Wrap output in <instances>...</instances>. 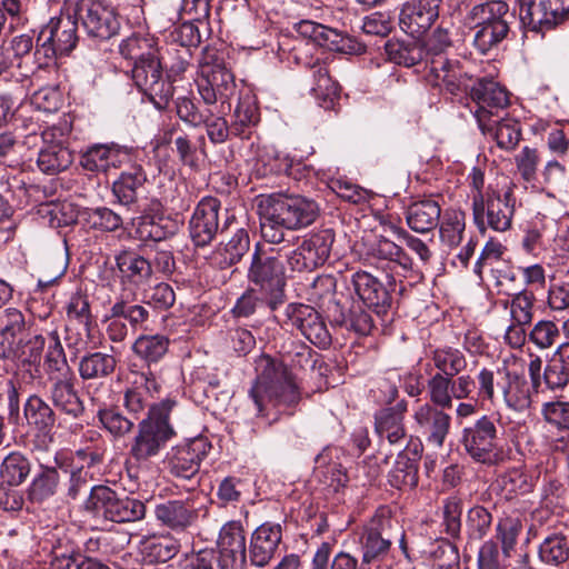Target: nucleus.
I'll return each instance as SVG.
<instances>
[{
  "label": "nucleus",
  "mask_w": 569,
  "mask_h": 569,
  "mask_svg": "<svg viewBox=\"0 0 569 569\" xmlns=\"http://www.w3.org/2000/svg\"><path fill=\"white\" fill-rule=\"evenodd\" d=\"M259 417H269L274 410L282 412L296 406L300 390L287 366L269 355L256 360V378L248 390Z\"/></svg>",
  "instance_id": "obj_1"
},
{
  "label": "nucleus",
  "mask_w": 569,
  "mask_h": 569,
  "mask_svg": "<svg viewBox=\"0 0 569 569\" xmlns=\"http://www.w3.org/2000/svg\"><path fill=\"white\" fill-rule=\"evenodd\" d=\"M176 405L172 400H166L151 406L147 419L139 423L138 432L130 447V457L139 467H146L147 462L158 456L166 442L173 436V429L169 425V415Z\"/></svg>",
  "instance_id": "obj_2"
},
{
  "label": "nucleus",
  "mask_w": 569,
  "mask_h": 569,
  "mask_svg": "<svg viewBox=\"0 0 569 569\" xmlns=\"http://www.w3.org/2000/svg\"><path fill=\"white\" fill-rule=\"evenodd\" d=\"M470 18L478 28L475 44L481 52H487L507 37L513 14L506 2L490 1L473 7Z\"/></svg>",
  "instance_id": "obj_3"
},
{
  "label": "nucleus",
  "mask_w": 569,
  "mask_h": 569,
  "mask_svg": "<svg viewBox=\"0 0 569 569\" xmlns=\"http://www.w3.org/2000/svg\"><path fill=\"white\" fill-rule=\"evenodd\" d=\"M78 41L77 22L71 16L52 18L38 36L34 51L37 68H42L57 56L68 54Z\"/></svg>",
  "instance_id": "obj_4"
},
{
  "label": "nucleus",
  "mask_w": 569,
  "mask_h": 569,
  "mask_svg": "<svg viewBox=\"0 0 569 569\" xmlns=\"http://www.w3.org/2000/svg\"><path fill=\"white\" fill-rule=\"evenodd\" d=\"M198 92L206 104L220 103L219 113L231 109L230 100L236 94V80L230 69L221 61L204 62L197 78Z\"/></svg>",
  "instance_id": "obj_5"
},
{
  "label": "nucleus",
  "mask_w": 569,
  "mask_h": 569,
  "mask_svg": "<svg viewBox=\"0 0 569 569\" xmlns=\"http://www.w3.org/2000/svg\"><path fill=\"white\" fill-rule=\"evenodd\" d=\"M131 77L139 89L152 103L163 110L173 97V86L163 74L160 52L148 59L134 62Z\"/></svg>",
  "instance_id": "obj_6"
},
{
  "label": "nucleus",
  "mask_w": 569,
  "mask_h": 569,
  "mask_svg": "<svg viewBox=\"0 0 569 569\" xmlns=\"http://www.w3.org/2000/svg\"><path fill=\"white\" fill-rule=\"evenodd\" d=\"M86 506L88 509L102 511L113 522L138 521L146 515V506L141 500L120 497L106 486L93 487Z\"/></svg>",
  "instance_id": "obj_7"
},
{
  "label": "nucleus",
  "mask_w": 569,
  "mask_h": 569,
  "mask_svg": "<svg viewBox=\"0 0 569 569\" xmlns=\"http://www.w3.org/2000/svg\"><path fill=\"white\" fill-rule=\"evenodd\" d=\"M264 201L273 209L287 230H298L312 224L319 214L318 204L300 194L273 193Z\"/></svg>",
  "instance_id": "obj_8"
},
{
  "label": "nucleus",
  "mask_w": 569,
  "mask_h": 569,
  "mask_svg": "<svg viewBox=\"0 0 569 569\" xmlns=\"http://www.w3.org/2000/svg\"><path fill=\"white\" fill-rule=\"evenodd\" d=\"M470 97L476 103L473 116L482 133L490 130V120L499 118L510 103L509 93L492 79H479L470 89Z\"/></svg>",
  "instance_id": "obj_9"
},
{
  "label": "nucleus",
  "mask_w": 569,
  "mask_h": 569,
  "mask_svg": "<svg viewBox=\"0 0 569 569\" xmlns=\"http://www.w3.org/2000/svg\"><path fill=\"white\" fill-rule=\"evenodd\" d=\"M248 279L262 292L270 296L268 305L272 310L276 309L278 298L284 286L281 262L277 258L262 252L257 246L248 270Z\"/></svg>",
  "instance_id": "obj_10"
},
{
  "label": "nucleus",
  "mask_w": 569,
  "mask_h": 569,
  "mask_svg": "<svg viewBox=\"0 0 569 569\" xmlns=\"http://www.w3.org/2000/svg\"><path fill=\"white\" fill-rule=\"evenodd\" d=\"M569 14V0H519L521 22L533 31L550 30Z\"/></svg>",
  "instance_id": "obj_11"
},
{
  "label": "nucleus",
  "mask_w": 569,
  "mask_h": 569,
  "mask_svg": "<svg viewBox=\"0 0 569 569\" xmlns=\"http://www.w3.org/2000/svg\"><path fill=\"white\" fill-rule=\"evenodd\" d=\"M77 14L87 34L108 40L120 30V20L114 8L102 0H88L79 4Z\"/></svg>",
  "instance_id": "obj_12"
},
{
  "label": "nucleus",
  "mask_w": 569,
  "mask_h": 569,
  "mask_svg": "<svg viewBox=\"0 0 569 569\" xmlns=\"http://www.w3.org/2000/svg\"><path fill=\"white\" fill-rule=\"evenodd\" d=\"M497 432L495 421L482 416L462 430L461 445L477 462L491 463L496 458Z\"/></svg>",
  "instance_id": "obj_13"
},
{
  "label": "nucleus",
  "mask_w": 569,
  "mask_h": 569,
  "mask_svg": "<svg viewBox=\"0 0 569 569\" xmlns=\"http://www.w3.org/2000/svg\"><path fill=\"white\" fill-rule=\"evenodd\" d=\"M333 237L326 230L305 238L297 249L287 258L291 270L298 272L313 271L329 258Z\"/></svg>",
  "instance_id": "obj_14"
},
{
  "label": "nucleus",
  "mask_w": 569,
  "mask_h": 569,
  "mask_svg": "<svg viewBox=\"0 0 569 569\" xmlns=\"http://www.w3.org/2000/svg\"><path fill=\"white\" fill-rule=\"evenodd\" d=\"M286 326L299 330L315 346L326 348L330 345V333L315 308L302 303H290L286 308Z\"/></svg>",
  "instance_id": "obj_15"
},
{
  "label": "nucleus",
  "mask_w": 569,
  "mask_h": 569,
  "mask_svg": "<svg viewBox=\"0 0 569 569\" xmlns=\"http://www.w3.org/2000/svg\"><path fill=\"white\" fill-rule=\"evenodd\" d=\"M430 402L440 408H451L453 400L470 399L476 389L475 380L469 375L447 377L433 375L427 383Z\"/></svg>",
  "instance_id": "obj_16"
},
{
  "label": "nucleus",
  "mask_w": 569,
  "mask_h": 569,
  "mask_svg": "<svg viewBox=\"0 0 569 569\" xmlns=\"http://www.w3.org/2000/svg\"><path fill=\"white\" fill-rule=\"evenodd\" d=\"M73 162L72 152L63 144L62 131L58 128L43 130L37 166L46 174H58L67 170Z\"/></svg>",
  "instance_id": "obj_17"
},
{
  "label": "nucleus",
  "mask_w": 569,
  "mask_h": 569,
  "mask_svg": "<svg viewBox=\"0 0 569 569\" xmlns=\"http://www.w3.org/2000/svg\"><path fill=\"white\" fill-rule=\"evenodd\" d=\"M210 448L204 438H196L186 445L174 447L168 457L171 475L182 480H192Z\"/></svg>",
  "instance_id": "obj_18"
},
{
  "label": "nucleus",
  "mask_w": 569,
  "mask_h": 569,
  "mask_svg": "<svg viewBox=\"0 0 569 569\" xmlns=\"http://www.w3.org/2000/svg\"><path fill=\"white\" fill-rule=\"evenodd\" d=\"M436 405H420L415 413V428L428 443L440 448L449 433L451 417Z\"/></svg>",
  "instance_id": "obj_19"
},
{
  "label": "nucleus",
  "mask_w": 569,
  "mask_h": 569,
  "mask_svg": "<svg viewBox=\"0 0 569 569\" xmlns=\"http://www.w3.org/2000/svg\"><path fill=\"white\" fill-rule=\"evenodd\" d=\"M220 208V201L213 197L203 198L196 207L189 223L190 236L196 246L204 247L216 237Z\"/></svg>",
  "instance_id": "obj_20"
},
{
  "label": "nucleus",
  "mask_w": 569,
  "mask_h": 569,
  "mask_svg": "<svg viewBox=\"0 0 569 569\" xmlns=\"http://www.w3.org/2000/svg\"><path fill=\"white\" fill-rule=\"evenodd\" d=\"M441 0H409L400 12L401 29L412 36L423 34L439 16Z\"/></svg>",
  "instance_id": "obj_21"
},
{
  "label": "nucleus",
  "mask_w": 569,
  "mask_h": 569,
  "mask_svg": "<svg viewBox=\"0 0 569 569\" xmlns=\"http://www.w3.org/2000/svg\"><path fill=\"white\" fill-rule=\"evenodd\" d=\"M501 381L498 383L505 405L513 411L522 412L530 408L531 387L525 375L506 363L498 369Z\"/></svg>",
  "instance_id": "obj_22"
},
{
  "label": "nucleus",
  "mask_w": 569,
  "mask_h": 569,
  "mask_svg": "<svg viewBox=\"0 0 569 569\" xmlns=\"http://www.w3.org/2000/svg\"><path fill=\"white\" fill-rule=\"evenodd\" d=\"M515 204L512 188L509 187L503 192L488 189L485 199V226L500 232L510 229Z\"/></svg>",
  "instance_id": "obj_23"
},
{
  "label": "nucleus",
  "mask_w": 569,
  "mask_h": 569,
  "mask_svg": "<svg viewBox=\"0 0 569 569\" xmlns=\"http://www.w3.org/2000/svg\"><path fill=\"white\" fill-rule=\"evenodd\" d=\"M392 520L388 517L377 516L367 526L362 538L363 562H371L385 556L392 542Z\"/></svg>",
  "instance_id": "obj_24"
},
{
  "label": "nucleus",
  "mask_w": 569,
  "mask_h": 569,
  "mask_svg": "<svg viewBox=\"0 0 569 569\" xmlns=\"http://www.w3.org/2000/svg\"><path fill=\"white\" fill-rule=\"evenodd\" d=\"M282 539L281 526L262 523L252 533L249 546V559L252 566L263 568L270 563Z\"/></svg>",
  "instance_id": "obj_25"
},
{
  "label": "nucleus",
  "mask_w": 569,
  "mask_h": 569,
  "mask_svg": "<svg viewBox=\"0 0 569 569\" xmlns=\"http://www.w3.org/2000/svg\"><path fill=\"white\" fill-rule=\"evenodd\" d=\"M217 552L231 569H242L246 563V535L239 521H229L222 526L217 541Z\"/></svg>",
  "instance_id": "obj_26"
},
{
  "label": "nucleus",
  "mask_w": 569,
  "mask_h": 569,
  "mask_svg": "<svg viewBox=\"0 0 569 569\" xmlns=\"http://www.w3.org/2000/svg\"><path fill=\"white\" fill-rule=\"evenodd\" d=\"M352 286L359 299L377 315L387 313L391 297L385 286L372 274L358 271L352 276Z\"/></svg>",
  "instance_id": "obj_27"
},
{
  "label": "nucleus",
  "mask_w": 569,
  "mask_h": 569,
  "mask_svg": "<svg viewBox=\"0 0 569 569\" xmlns=\"http://www.w3.org/2000/svg\"><path fill=\"white\" fill-rule=\"evenodd\" d=\"M156 519L176 532H183L198 520V509L187 500H169L154 509Z\"/></svg>",
  "instance_id": "obj_28"
},
{
  "label": "nucleus",
  "mask_w": 569,
  "mask_h": 569,
  "mask_svg": "<svg viewBox=\"0 0 569 569\" xmlns=\"http://www.w3.org/2000/svg\"><path fill=\"white\" fill-rule=\"evenodd\" d=\"M49 398L59 412L78 419L84 412V405L76 389V377H62L49 381Z\"/></svg>",
  "instance_id": "obj_29"
},
{
  "label": "nucleus",
  "mask_w": 569,
  "mask_h": 569,
  "mask_svg": "<svg viewBox=\"0 0 569 569\" xmlns=\"http://www.w3.org/2000/svg\"><path fill=\"white\" fill-rule=\"evenodd\" d=\"M131 387L124 392V407L129 412L138 415L149 406V396L158 393L160 385L150 371H132Z\"/></svg>",
  "instance_id": "obj_30"
},
{
  "label": "nucleus",
  "mask_w": 569,
  "mask_h": 569,
  "mask_svg": "<svg viewBox=\"0 0 569 569\" xmlns=\"http://www.w3.org/2000/svg\"><path fill=\"white\" fill-rule=\"evenodd\" d=\"M440 216V204L433 199L415 201L406 210L408 227L419 233L433 230L439 224Z\"/></svg>",
  "instance_id": "obj_31"
},
{
  "label": "nucleus",
  "mask_w": 569,
  "mask_h": 569,
  "mask_svg": "<svg viewBox=\"0 0 569 569\" xmlns=\"http://www.w3.org/2000/svg\"><path fill=\"white\" fill-rule=\"evenodd\" d=\"M419 446L417 445L412 451V457L409 456V450L398 453L393 467L389 471V483L401 490H411L418 485V465Z\"/></svg>",
  "instance_id": "obj_32"
},
{
  "label": "nucleus",
  "mask_w": 569,
  "mask_h": 569,
  "mask_svg": "<svg viewBox=\"0 0 569 569\" xmlns=\"http://www.w3.org/2000/svg\"><path fill=\"white\" fill-rule=\"evenodd\" d=\"M124 153L114 144H93L81 156L80 163L83 169L91 172H107L118 168Z\"/></svg>",
  "instance_id": "obj_33"
},
{
  "label": "nucleus",
  "mask_w": 569,
  "mask_h": 569,
  "mask_svg": "<svg viewBox=\"0 0 569 569\" xmlns=\"http://www.w3.org/2000/svg\"><path fill=\"white\" fill-rule=\"evenodd\" d=\"M146 174L141 168L124 171L112 184V192L122 206L136 204L144 192Z\"/></svg>",
  "instance_id": "obj_34"
},
{
  "label": "nucleus",
  "mask_w": 569,
  "mask_h": 569,
  "mask_svg": "<svg viewBox=\"0 0 569 569\" xmlns=\"http://www.w3.org/2000/svg\"><path fill=\"white\" fill-rule=\"evenodd\" d=\"M338 449L326 448L315 459V472L323 482L338 489L348 481L346 469L339 460Z\"/></svg>",
  "instance_id": "obj_35"
},
{
  "label": "nucleus",
  "mask_w": 569,
  "mask_h": 569,
  "mask_svg": "<svg viewBox=\"0 0 569 569\" xmlns=\"http://www.w3.org/2000/svg\"><path fill=\"white\" fill-rule=\"evenodd\" d=\"M23 413L28 426L43 436L50 433L57 420L56 412L51 406L37 395L28 398Z\"/></svg>",
  "instance_id": "obj_36"
},
{
  "label": "nucleus",
  "mask_w": 569,
  "mask_h": 569,
  "mask_svg": "<svg viewBox=\"0 0 569 569\" xmlns=\"http://www.w3.org/2000/svg\"><path fill=\"white\" fill-rule=\"evenodd\" d=\"M250 240L248 232L240 228L227 241L221 242L213 252V260L220 268H228L238 261L248 252Z\"/></svg>",
  "instance_id": "obj_37"
},
{
  "label": "nucleus",
  "mask_w": 569,
  "mask_h": 569,
  "mask_svg": "<svg viewBox=\"0 0 569 569\" xmlns=\"http://www.w3.org/2000/svg\"><path fill=\"white\" fill-rule=\"evenodd\" d=\"M430 73L437 81H442L450 92L459 90L462 70L458 61L450 60L446 54H436L426 59Z\"/></svg>",
  "instance_id": "obj_38"
},
{
  "label": "nucleus",
  "mask_w": 569,
  "mask_h": 569,
  "mask_svg": "<svg viewBox=\"0 0 569 569\" xmlns=\"http://www.w3.org/2000/svg\"><path fill=\"white\" fill-rule=\"evenodd\" d=\"M116 263L121 276L136 284L146 282L152 274L151 263L132 251H121L116 256Z\"/></svg>",
  "instance_id": "obj_39"
},
{
  "label": "nucleus",
  "mask_w": 569,
  "mask_h": 569,
  "mask_svg": "<svg viewBox=\"0 0 569 569\" xmlns=\"http://www.w3.org/2000/svg\"><path fill=\"white\" fill-rule=\"evenodd\" d=\"M376 431L391 445L405 442L407 433L402 411L396 408L381 410L376 415Z\"/></svg>",
  "instance_id": "obj_40"
},
{
  "label": "nucleus",
  "mask_w": 569,
  "mask_h": 569,
  "mask_svg": "<svg viewBox=\"0 0 569 569\" xmlns=\"http://www.w3.org/2000/svg\"><path fill=\"white\" fill-rule=\"evenodd\" d=\"M482 134L491 137L500 149L511 151L520 142L521 129L516 120L499 116L490 120V130Z\"/></svg>",
  "instance_id": "obj_41"
},
{
  "label": "nucleus",
  "mask_w": 569,
  "mask_h": 569,
  "mask_svg": "<svg viewBox=\"0 0 569 569\" xmlns=\"http://www.w3.org/2000/svg\"><path fill=\"white\" fill-rule=\"evenodd\" d=\"M312 70L315 83L311 91L322 108L330 109L339 96V86L331 79L326 63L316 62Z\"/></svg>",
  "instance_id": "obj_42"
},
{
  "label": "nucleus",
  "mask_w": 569,
  "mask_h": 569,
  "mask_svg": "<svg viewBox=\"0 0 569 569\" xmlns=\"http://www.w3.org/2000/svg\"><path fill=\"white\" fill-rule=\"evenodd\" d=\"M385 51L390 61L406 67L418 64L425 59L422 44L417 41L405 43L389 40L385 44Z\"/></svg>",
  "instance_id": "obj_43"
},
{
  "label": "nucleus",
  "mask_w": 569,
  "mask_h": 569,
  "mask_svg": "<svg viewBox=\"0 0 569 569\" xmlns=\"http://www.w3.org/2000/svg\"><path fill=\"white\" fill-rule=\"evenodd\" d=\"M116 358L111 355L94 352L83 357L79 362V373L83 380L101 379L116 369Z\"/></svg>",
  "instance_id": "obj_44"
},
{
  "label": "nucleus",
  "mask_w": 569,
  "mask_h": 569,
  "mask_svg": "<svg viewBox=\"0 0 569 569\" xmlns=\"http://www.w3.org/2000/svg\"><path fill=\"white\" fill-rule=\"evenodd\" d=\"M169 339L162 335L140 336L132 345L133 352L148 365L158 362L168 351Z\"/></svg>",
  "instance_id": "obj_45"
},
{
  "label": "nucleus",
  "mask_w": 569,
  "mask_h": 569,
  "mask_svg": "<svg viewBox=\"0 0 569 569\" xmlns=\"http://www.w3.org/2000/svg\"><path fill=\"white\" fill-rule=\"evenodd\" d=\"M120 53L123 58L139 62L159 53L158 43L153 38L131 36L120 43Z\"/></svg>",
  "instance_id": "obj_46"
},
{
  "label": "nucleus",
  "mask_w": 569,
  "mask_h": 569,
  "mask_svg": "<svg viewBox=\"0 0 569 569\" xmlns=\"http://www.w3.org/2000/svg\"><path fill=\"white\" fill-rule=\"evenodd\" d=\"M30 472L28 459L20 452H11L1 465L0 477L9 486H19Z\"/></svg>",
  "instance_id": "obj_47"
},
{
  "label": "nucleus",
  "mask_w": 569,
  "mask_h": 569,
  "mask_svg": "<svg viewBox=\"0 0 569 569\" xmlns=\"http://www.w3.org/2000/svg\"><path fill=\"white\" fill-rule=\"evenodd\" d=\"M466 222L465 213L457 210H447L440 223V240L450 248L457 247L463 237Z\"/></svg>",
  "instance_id": "obj_48"
},
{
  "label": "nucleus",
  "mask_w": 569,
  "mask_h": 569,
  "mask_svg": "<svg viewBox=\"0 0 569 569\" xmlns=\"http://www.w3.org/2000/svg\"><path fill=\"white\" fill-rule=\"evenodd\" d=\"M536 298L532 292L521 291L505 302L509 310L510 320L518 325H531L533 320V308Z\"/></svg>",
  "instance_id": "obj_49"
},
{
  "label": "nucleus",
  "mask_w": 569,
  "mask_h": 569,
  "mask_svg": "<svg viewBox=\"0 0 569 569\" xmlns=\"http://www.w3.org/2000/svg\"><path fill=\"white\" fill-rule=\"evenodd\" d=\"M540 560L549 566H559L569 559V545L562 535L547 537L539 547Z\"/></svg>",
  "instance_id": "obj_50"
},
{
  "label": "nucleus",
  "mask_w": 569,
  "mask_h": 569,
  "mask_svg": "<svg viewBox=\"0 0 569 569\" xmlns=\"http://www.w3.org/2000/svg\"><path fill=\"white\" fill-rule=\"evenodd\" d=\"M260 232L261 237L269 243L278 244L284 240V229H287L279 217L272 216L273 209L264 201L260 200Z\"/></svg>",
  "instance_id": "obj_51"
},
{
  "label": "nucleus",
  "mask_w": 569,
  "mask_h": 569,
  "mask_svg": "<svg viewBox=\"0 0 569 569\" xmlns=\"http://www.w3.org/2000/svg\"><path fill=\"white\" fill-rule=\"evenodd\" d=\"M59 485V473L54 468H44L32 481L29 488V498L42 502L51 498Z\"/></svg>",
  "instance_id": "obj_52"
},
{
  "label": "nucleus",
  "mask_w": 569,
  "mask_h": 569,
  "mask_svg": "<svg viewBox=\"0 0 569 569\" xmlns=\"http://www.w3.org/2000/svg\"><path fill=\"white\" fill-rule=\"evenodd\" d=\"M113 310L117 317H122L124 321H128L132 333L147 328L150 312L144 306L131 305L123 298H120L113 303Z\"/></svg>",
  "instance_id": "obj_53"
},
{
  "label": "nucleus",
  "mask_w": 569,
  "mask_h": 569,
  "mask_svg": "<svg viewBox=\"0 0 569 569\" xmlns=\"http://www.w3.org/2000/svg\"><path fill=\"white\" fill-rule=\"evenodd\" d=\"M432 361L435 367L439 370L437 373H442L447 377H456L467 367V361L463 355L457 349H438L433 352Z\"/></svg>",
  "instance_id": "obj_54"
},
{
  "label": "nucleus",
  "mask_w": 569,
  "mask_h": 569,
  "mask_svg": "<svg viewBox=\"0 0 569 569\" xmlns=\"http://www.w3.org/2000/svg\"><path fill=\"white\" fill-rule=\"evenodd\" d=\"M44 366L48 381H52L53 378L62 379V377L74 376L67 362L63 348L57 338H54L53 345L48 348Z\"/></svg>",
  "instance_id": "obj_55"
},
{
  "label": "nucleus",
  "mask_w": 569,
  "mask_h": 569,
  "mask_svg": "<svg viewBox=\"0 0 569 569\" xmlns=\"http://www.w3.org/2000/svg\"><path fill=\"white\" fill-rule=\"evenodd\" d=\"M560 337V330L552 320L537 321L528 333V340L539 350L551 349Z\"/></svg>",
  "instance_id": "obj_56"
},
{
  "label": "nucleus",
  "mask_w": 569,
  "mask_h": 569,
  "mask_svg": "<svg viewBox=\"0 0 569 569\" xmlns=\"http://www.w3.org/2000/svg\"><path fill=\"white\" fill-rule=\"evenodd\" d=\"M6 47L19 63L20 77H28L34 71V69L28 64V60L30 59V53L33 48V41L30 36L20 34L13 37Z\"/></svg>",
  "instance_id": "obj_57"
},
{
  "label": "nucleus",
  "mask_w": 569,
  "mask_h": 569,
  "mask_svg": "<svg viewBox=\"0 0 569 569\" xmlns=\"http://www.w3.org/2000/svg\"><path fill=\"white\" fill-rule=\"evenodd\" d=\"M540 178L545 188L552 192L566 191L568 187L567 169L557 160H550L543 166Z\"/></svg>",
  "instance_id": "obj_58"
},
{
  "label": "nucleus",
  "mask_w": 569,
  "mask_h": 569,
  "mask_svg": "<svg viewBox=\"0 0 569 569\" xmlns=\"http://www.w3.org/2000/svg\"><path fill=\"white\" fill-rule=\"evenodd\" d=\"M66 310L68 318L78 321V323L83 327L87 335H89L92 315L88 296L81 291L74 292L69 299Z\"/></svg>",
  "instance_id": "obj_59"
},
{
  "label": "nucleus",
  "mask_w": 569,
  "mask_h": 569,
  "mask_svg": "<svg viewBox=\"0 0 569 569\" xmlns=\"http://www.w3.org/2000/svg\"><path fill=\"white\" fill-rule=\"evenodd\" d=\"M179 551V545L170 539H149L143 543L142 552L150 562H166Z\"/></svg>",
  "instance_id": "obj_60"
},
{
  "label": "nucleus",
  "mask_w": 569,
  "mask_h": 569,
  "mask_svg": "<svg viewBox=\"0 0 569 569\" xmlns=\"http://www.w3.org/2000/svg\"><path fill=\"white\" fill-rule=\"evenodd\" d=\"M521 530L522 522L517 517H506L498 522L497 538L501 542L505 557H510Z\"/></svg>",
  "instance_id": "obj_61"
},
{
  "label": "nucleus",
  "mask_w": 569,
  "mask_h": 569,
  "mask_svg": "<svg viewBox=\"0 0 569 569\" xmlns=\"http://www.w3.org/2000/svg\"><path fill=\"white\" fill-rule=\"evenodd\" d=\"M372 256L380 260L397 263L403 269H409L411 267V259L402 248L386 238H381L377 241L372 248Z\"/></svg>",
  "instance_id": "obj_62"
},
{
  "label": "nucleus",
  "mask_w": 569,
  "mask_h": 569,
  "mask_svg": "<svg viewBox=\"0 0 569 569\" xmlns=\"http://www.w3.org/2000/svg\"><path fill=\"white\" fill-rule=\"evenodd\" d=\"M541 415L546 422L558 430L569 431V401H549L541 407Z\"/></svg>",
  "instance_id": "obj_63"
},
{
  "label": "nucleus",
  "mask_w": 569,
  "mask_h": 569,
  "mask_svg": "<svg viewBox=\"0 0 569 569\" xmlns=\"http://www.w3.org/2000/svg\"><path fill=\"white\" fill-rule=\"evenodd\" d=\"M98 417L102 426L114 437H123L134 426L131 419L114 409L99 410Z\"/></svg>",
  "instance_id": "obj_64"
}]
</instances>
